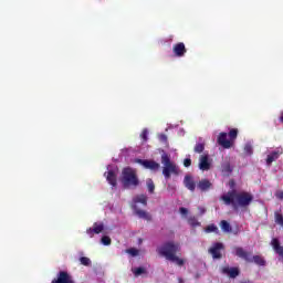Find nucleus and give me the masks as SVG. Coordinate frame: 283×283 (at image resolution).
<instances>
[{
  "instance_id": "f704fd0d",
  "label": "nucleus",
  "mask_w": 283,
  "mask_h": 283,
  "mask_svg": "<svg viewBox=\"0 0 283 283\" xmlns=\"http://www.w3.org/2000/svg\"><path fill=\"white\" fill-rule=\"evenodd\" d=\"M159 140L160 143H167V135L165 134L159 135Z\"/></svg>"
},
{
  "instance_id": "7ed1b4c3",
  "label": "nucleus",
  "mask_w": 283,
  "mask_h": 283,
  "mask_svg": "<svg viewBox=\"0 0 283 283\" xmlns=\"http://www.w3.org/2000/svg\"><path fill=\"white\" fill-rule=\"evenodd\" d=\"M163 176L165 180H169L171 176H180V168L176 163L171 161V157L167 153L161 154Z\"/></svg>"
},
{
  "instance_id": "393cba45",
  "label": "nucleus",
  "mask_w": 283,
  "mask_h": 283,
  "mask_svg": "<svg viewBox=\"0 0 283 283\" xmlns=\"http://www.w3.org/2000/svg\"><path fill=\"white\" fill-rule=\"evenodd\" d=\"M146 185L149 193H154V191H156V185L153 179H147Z\"/></svg>"
},
{
  "instance_id": "473e14b6",
  "label": "nucleus",
  "mask_w": 283,
  "mask_h": 283,
  "mask_svg": "<svg viewBox=\"0 0 283 283\" xmlns=\"http://www.w3.org/2000/svg\"><path fill=\"white\" fill-rule=\"evenodd\" d=\"M179 213H181V216H187V213H189V210L185 207L179 208Z\"/></svg>"
},
{
  "instance_id": "39448f33",
  "label": "nucleus",
  "mask_w": 283,
  "mask_h": 283,
  "mask_svg": "<svg viewBox=\"0 0 283 283\" xmlns=\"http://www.w3.org/2000/svg\"><path fill=\"white\" fill-rule=\"evenodd\" d=\"M237 258L244 260L249 264H256V266H266V260L262 255H253L251 256V252H247L244 248L237 247L234 248Z\"/></svg>"
},
{
  "instance_id": "412c9836",
  "label": "nucleus",
  "mask_w": 283,
  "mask_h": 283,
  "mask_svg": "<svg viewBox=\"0 0 283 283\" xmlns=\"http://www.w3.org/2000/svg\"><path fill=\"white\" fill-rule=\"evenodd\" d=\"M220 228L223 233H231V231H233V229L231 228V223H229L227 220H222L220 222Z\"/></svg>"
},
{
  "instance_id": "aec40b11",
  "label": "nucleus",
  "mask_w": 283,
  "mask_h": 283,
  "mask_svg": "<svg viewBox=\"0 0 283 283\" xmlns=\"http://www.w3.org/2000/svg\"><path fill=\"white\" fill-rule=\"evenodd\" d=\"M280 154H282V153H280V150H273L272 153H270L266 158L268 165L275 163V160H277V158H280Z\"/></svg>"
},
{
  "instance_id": "9d476101",
  "label": "nucleus",
  "mask_w": 283,
  "mask_h": 283,
  "mask_svg": "<svg viewBox=\"0 0 283 283\" xmlns=\"http://www.w3.org/2000/svg\"><path fill=\"white\" fill-rule=\"evenodd\" d=\"M222 275H228L232 280H235L238 275H240V268H230L229 265H226L221 268Z\"/></svg>"
},
{
  "instance_id": "2f4dec72",
  "label": "nucleus",
  "mask_w": 283,
  "mask_h": 283,
  "mask_svg": "<svg viewBox=\"0 0 283 283\" xmlns=\"http://www.w3.org/2000/svg\"><path fill=\"white\" fill-rule=\"evenodd\" d=\"M102 244H104V247H109V244H112V239L107 235L102 237Z\"/></svg>"
},
{
  "instance_id": "423d86ee",
  "label": "nucleus",
  "mask_w": 283,
  "mask_h": 283,
  "mask_svg": "<svg viewBox=\"0 0 283 283\" xmlns=\"http://www.w3.org/2000/svg\"><path fill=\"white\" fill-rule=\"evenodd\" d=\"M51 283H76L72 275L67 271H60L55 279Z\"/></svg>"
},
{
  "instance_id": "bb28decb",
  "label": "nucleus",
  "mask_w": 283,
  "mask_h": 283,
  "mask_svg": "<svg viewBox=\"0 0 283 283\" xmlns=\"http://www.w3.org/2000/svg\"><path fill=\"white\" fill-rule=\"evenodd\" d=\"M188 224H190V227H200V222L198 221V219L196 217H189L188 218Z\"/></svg>"
},
{
  "instance_id": "f03ea898",
  "label": "nucleus",
  "mask_w": 283,
  "mask_h": 283,
  "mask_svg": "<svg viewBox=\"0 0 283 283\" xmlns=\"http://www.w3.org/2000/svg\"><path fill=\"white\" fill-rule=\"evenodd\" d=\"M157 253L161 255V258H166L169 262H175L177 266L185 265V259H180L176 255V253H180V243L174 241L165 242L157 248Z\"/></svg>"
},
{
  "instance_id": "6e6552de",
  "label": "nucleus",
  "mask_w": 283,
  "mask_h": 283,
  "mask_svg": "<svg viewBox=\"0 0 283 283\" xmlns=\"http://www.w3.org/2000/svg\"><path fill=\"white\" fill-rule=\"evenodd\" d=\"M136 163H138V165H142L143 167H145V169H150V171H158V169H160V164H158L157 161H154V160L136 159Z\"/></svg>"
},
{
  "instance_id": "a211bd4d",
  "label": "nucleus",
  "mask_w": 283,
  "mask_h": 283,
  "mask_svg": "<svg viewBox=\"0 0 283 283\" xmlns=\"http://www.w3.org/2000/svg\"><path fill=\"white\" fill-rule=\"evenodd\" d=\"M197 187L201 191H209V189L212 187V184L209 181V179H202L198 182Z\"/></svg>"
},
{
  "instance_id": "4468645a",
  "label": "nucleus",
  "mask_w": 283,
  "mask_h": 283,
  "mask_svg": "<svg viewBox=\"0 0 283 283\" xmlns=\"http://www.w3.org/2000/svg\"><path fill=\"white\" fill-rule=\"evenodd\" d=\"M199 169L201 171H209L211 163H209V155H202L199 159Z\"/></svg>"
},
{
  "instance_id": "2eb2a0df",
  "label": "nucleus",
  "mask_w": 283,
  "mask_h": 283,
  "mask_svg": "<svg viewBox=\"0 0 283 283\" xmlns=\"http://www.w3.org/2000/svg\"><path fill=\"white\" fill-rule=\"evenodd\" d=\"M184 185L189 191H196V181L190 175H186L184 178Z\"/></svg>"
},
{
  "instance_id": "1a4fd4ad",
  "label": "nucleus",
  "mask_w": 283,
  "mask_h": 283,
  "mask_svg": "<svg viewBox=\"0 0 283 283\" xmlns=\"http://www.w3.org/2000/svg\"><path fill=\"white\" fill-rule=\"evenodd\" d=\"M104 230H105V224H103L102 222L101 223L95 222L92 228H88L86 230V233L87 235H90V238H94L95 234L98 235V233H103Z\"/></svg>"
},
{
  "instance_id": "4c0bfd02",
  "label": "nucleus",
  "mask_w": 283,
  "mask_h": 283,
  "mask_svg": "<svg viewBox=\"0 0 283 283\" xmlns=\"http://www.w3.org/2000/svg\"><path fill=\"white\" fill-rule=\"evenodd\" d=\"M230 187H235V181L230 180Z\"/></svg>"
},
{
  "instance_id": "a878e982",
  "label": "nucleus",
  "mask_w": 283,
  "mask_h": 283,
  "mask_svg": "<svg viewBox=\"0 0 283 283\" xmlns=\"http://www.w3.org/2000/svg\"><path fill=\"white\" fill-rule=\"evenodd\" d=\"M133 273H134L135 277H138V276L147 273V270L145 268H135V269H133Z\"/></svg>"
},
{
  "instance_id": "7c9ffc66",
  "label": "nucleus",
  "mask_w": 283,
  "mask_h": 283,
  "mask_svg": "<svg viewBox=\"0 0 283 283\" xmlns=\"http://www.w3.org/2000/svg\"><path fill=\"white\" fill-rule=\"evenodd\" d=\"M148 136H149V130H147V128H145V129L142 132V134H140V138H142V140H144V143H147Z\"/></svg>"
},
{
  "instance_id": "c9c22d12",
  "label": "nucleus",
  "mask_w": 283,
  "mask_h": 283,
  "mask_svg": "<svg viewBox=\"0 0 283 283\" xmlns=\"http://www.w3.org/2000/svg\"><path fill=\"white\" fill-rule=\"evenodd\" d=\"M198 211H199V213H200L201 216H205V213H207V209L203 208V207H199V208H198Z\"/></svg>"
},
{
  "instance_id": "5701e85b",
  "label": "nucleus",
  "mask_w": 283,
  "mask_h": 283,
  "mask_svg": "<svg viewBox=\"0 0 283 283\" xmlns=\"http://www.w3.org/2000/svg\"><path fill=\"white\" fill-rule=\"evenodd\" d=\"M206 233H220V230L218 229V226L211 223L209 226L206 227L205 229Z\"/></svg>"
},
{
  "instance_id": "f8f14e48",
  "label": "nucleus",
  "mask_w": 283,
  "mask_h": 283,
  "mask_svg": "<svg viewBox=\"0 0 283 283\" xmlns=\"http://www.w3.org/2000/svg\"><path fill=\"white\" fill-rule=\"evenodd\" d=\"M132 209L135 213V216H138L142 220L151 221V214L145 210H140L137 205H132Z\"/></svg>"
},
{
  "instance_id": "c85d7f7f",
  "label": "nucleus",
  "mask_w": 283,
  "mask_h": 283,
  "mask_svg": "<svg viewBox=\"0 0 283 283\" xmlns=\"http://www.w3.org/2000/svg\"><path fill=\"white\" fill-rule=\"evenodd\" d=\"M243 151L247 156H252L253 155V146H251V144H245Z\"/></svg>"
},
{
  "instance_id": "58836bf2",
  "label": "nucleus",
  "mask_w": 283,
  "mask_h": 283,
  "mask_svg": "<svg viewBox=\"0 0 283 283\" xmlns=\"http://www.w3.org/2000/svg\"><path fill=\"white\" fill-rule=\"evenodd\" d=\"M280 120L283 123V113H281Z\"/></svg>"
},
{
  "instance_id": "f3484780",
  "label": "nucleus",
  "mask_w": 283,
  "mask_h": 283,
  "mask_svg": "<svg viewBox=\"0 0 283 283\" xmlns=\"http://www.w3.org/2000/svg\"><path fill=\"white\" fill-rule=\"evenodd\" d=\"M221 171L224 176H231V174H233V167H231V161H223L221 164Z\"/></svg>"
},
{
  "instance_id": "dca6fc26",
  "label": "nucleus",
  "mask_w": 283,
  "mask_h": 283,
  "mask_svg": "<svg viewBox=\"0 0 283 283\" xmlns=\"http://www.w3.org/2000/svg\"><path fill=\"white\" fill-rule=\"evenodd\" d=\"M104 176L112 187H116V185H118L116 172H114V170H108L107 172L104 174Z\"/></svg>"
},
{
  "instance_id": "ddd939ff",
  "label": "nucleus",
  "mask_w": 283,
  "mask_h": 283,
  "mask_svg": "<svg viewBox=\"0 0 283 283\" xmlns=\"http://www.w3.org/2000/svg\"><path fill=\"white\" fill-rule=\"evenodd\" d=\"M172 52L175 56H178L179 59L185 56L187 54V46L182 42H179L172 46Z\"/></svg>"
},
{
  "instance_id": "0eeeda50",
  "label": "nucleus",
  "mask_w": 283,
  "mask_h": 283,
  "mask_svg": "<svg viewBox=\"0 0 283 283\" xmlns=\"http://www.w3.org/2000/svg\"><path fill=\"white\" fill-rule=\"evenodd\" d=\"M224 250V244L220 242H216L212 244V247L209 249V253L212 255L213 260H221L222 259V251Z\"/></svg>"
},
{
  "instance_id": "cd10ccee",
  "label": "nucleus",
  "mask_w": 283,
  "mask_h": 283,
  "mask_svg": "<svg viewBox=\"0 0 283 283\" xmlns=\"http://www.w3.org/2000/svg\"><path fill=\"white\" fill-rule=\"evenodd\" d=\"M80 262L83 266H92V260L87 256H81Z\"/></svg>"
},
{
  "instance_id": "4be33fe9",
  "label": "nucleus",
  "mask_w": 283,
  "mask_h": 283,
  "mask_svg": "<svg viewBox=\"0 0 283 283\" xmlns=\"http://www.w3.org/2000/svg\"><path fill=\"white\" fill-rule=\"evenodd\" d=\"M238 134H239V130L238 128H231L230 132L228 133V136H229V140L232 143H235V139L238 138Z\"/></svg>"
},
{
  "instance_id": "f257e3e1",
  "label": "nucleus",
  "mask_w": 283,
  "mask_h": 283,
  "mask_svg": "<svg viewBox=\"0 0 283 283\" xmlns=\"http://www.w3.org/2000/svg\"><path fill=\"white\" fill-rule=\"evenodd\" d=\"M221 200L227 206L232 205L234 209H238V207L247 208L253 202V195L247 191L238 192V190L233 189L228 191L227 195L221 196Z\"/></svg>"
},
{
  "instance_id": "20e7f679",
  "label": "nucleus",
  "mask_w": 283,
  "mask_h": 283,
  "mask_svg": "<svg viewBox=\"0 0 283 283\" xmlns=\"http://www.w3.org/2000/svg\"><path fill=\"white\" fill-rule=\"evenodd\" d=\"M120 182L124 189H136V187L140 185L138 175H136V170H134L132 167H126L122 170Z\"/></svg>"
},
{
  "instance_id": "6ab92c4d",
  "label": "nucleus",
  "mask_w": 283,
  "mask_h": 283,
  "mask_svg": "<svg viewBox=\"0 0 283 283\" xmlns=\"http://www.w3.org/2000/svg\"><path fill=\"white\" fill-rule=\"evenodd\" d=\"M138 203L144 205V207H147V196L146 195H137L133 198V205H136L138 207Z\"/></svg>"
},
{
  "instance_id": "e433bc0d",
  "label": "nucleus",
  "mask_w": 283,
  "mask_h": 283,
  "mask_svg": "<svg viewBox=\"0 0 283 283\" xmlns=\"http://www.w3.org/2000/svg\"><path fill=\"white\" fill-rule=\"evenodd\" d=\"M277 198H279L280 200H283V191H281V192L277 195Z\"/></svg>"
},
{
  "instance_id": "c756f323",
  "label": "nucleus",
  "mask_w": 283,
  "mask_h": 283,
  "mask_svg": "<svg viewBox=\"0 0 283 283\" xmlns=\"http://www.w3.org/2000/svg\"><path fill=\"white\" fill-rule=\"evenodd\" d=\"M126 253H128V255H132V258H136V255H138V249L129 248L126 250Z\"/></svg>"
},
{
  "instance_id": "72a5a7b5",
  "label": "nucleus",
  "mask_w": 283,
  "mask_h": 283,
  "mask_svg": "<svg viewBox=\"0 0 283 283\" xmlns=\"http://www.w3.org/2000/svg\"><path fill=\"white\" fill-rule=\"evenodd\" d=\"M184 166H185V167H191V158H186V159L184 160Z\"/></svg>"
},
{
  "instance_id": "9b49d317",
  "label": "nucleus",
  "mask_w": 283,
  "mask_h": 283,
  "mask_svg": "<svg viewBox=\"0 0 283 283\" xmlns=\"http://www.w3.org/2000/svg\"><path fill=\"white\" fill-rule=\"evenodd\" d=\"M217 143L223 147V149H231L233 147V143H231L230 139H227V133H220Z\"/></svg>"
},
{
  "instance_id": "b1692460",
  "label": "nucleus",
  "mask_w": 283,
  "mask_h": 283,
  "mask_svg": "<svg viewBox=\"0 0 283 283\" xmlns=\"http://www.w3.org/2000/svg\"><path fill=\"white\" fill-rule=\"evenodd\" d=\"M205 143H197L193 148L195 154H202V151H205Z\"/></svg>"
}]
</instances>
